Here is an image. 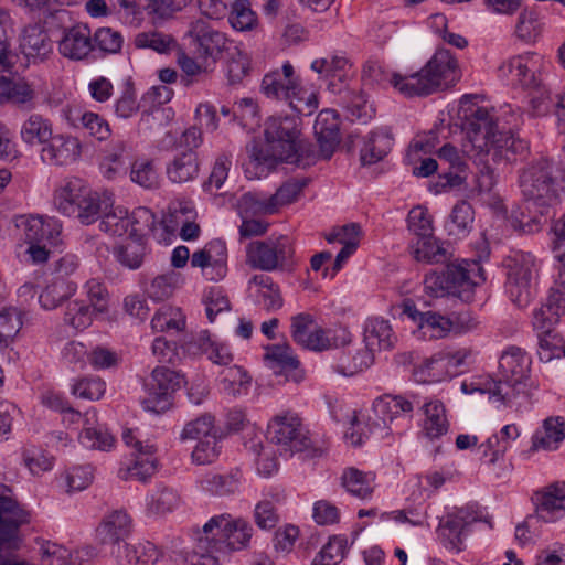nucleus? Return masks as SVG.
<instances>
[{
	"label": "nucleus",
	"instance_id": "obj_1",
	"mask_svg": "<svg viewBox=\"0 0 565 565\" xmlns=\"http://www.w3.org/2000/svg\"><path fill=\"white\" fill-rule=\"evenodd\" d=\"M461 104L462 129L468 140L463 145L466 152L476 151L479 157L491 154V161L494 163L512 162L527 152L529 143L525 140L510 131L504 132L498 129V119L493 109L475 104L465 105L463 100Z\"/></svg>",
	"mask_w": 565,
	"mask_h": 565
},
{
	"label": "nucleus",
	"instance_id": "obj_2",
	"mask_svg": "<svg viewBox=\"0 0 565 565\" xmlns=\"http://www.w3.org/2000/svg\"><path fill=\"white\" fill-rule=\"evenodd\" d=\"M300 118L296 116H273L265 124L266 146L253 142L247 147L248 160L245 173L248 179L259 178L265 169L278 162L299 163L305 151L300 139Z\"/></svg>",
	"mask_w": 565,
	"mask_h": 565
},
{
	"label": "nucleus",
	"instance_id": "obj_3",
	"mask_svg": "<svg viewBox=\"0 0 565 565\" xmlns=\"http://www.w3.org/2000/svg\"><path fill=\"white\" fill-rule=\"evenodd\" d=\"M252 535L253 527L246 520L230 513L214 515L194 532L190 565H220L228 553L247 547Z\"/></svg>",
	"mask_w": 565,
	"mask_h": 565
},
{
	"label": "nucleus",
	"instance_id": "obj_4",
	"mask_svg": "<svg viewBox=\"0 0 565 565\" xmlns=\"http://www.w3.org/2000/svg\"><path fill=\"white\" fill-rule=\"evenodd\" d=\"M461 77L457 57L446 49H438L419 71L407 77L394 76L399 94L405 97L428 96L456 85Z\"/></svg>",
	"mask_w": 565,
	"mask_h": 565
},
{
	"label": "nucleus",
	"instance_id": "obj_5",
	"mask_svg": "<svg viewBox=\"0 0 565 565\" xmlns=\"http://www.w3.org/2000/svg\"><path fill=\"white\" fill-rule=\"evenodd\" d=\"M531 364V356L521 348L510 347L503 351L499 360V377L487 384L490 396L511 406L519 396L525 395Z\"/></svg>",
	"mask_w": 565,
	"mask_h": 565
},
{
	"label": "nucleus",
	"instance_id": "obj_6",
	"mask_svg": "<svg viewBox=\"0 0 565 565\" xmlns=\"http://www.w3.org/2000/svg\"><path fill=\"white\" fill-rule=\"evenodd\" d=\"M260 88L267 98L285 102L299 115L309 116L318 107L316 93L300 86L290 62H285L281 70L267 73L262 81Z\"/></svg>",
	"mask_w": 565,
	"mask_h": 565
},
{
	"label": "nucleus",
	"instance_id": "obj_7",
	"mask_svg": "<svg viewBox=\"0 0 565 565\" xmlns=\"http://www.w3.org/2000/svg\"><path fill=\"white\" fill-rule=\"evenodd\" d=\"M520 188L527 202L540 209L554 205L558 200V185L554 175L553 162L546 158H540L525 167L519 177Z\"/></svg>",
	"mask_w": 565,
	"mask_h": 565
},
{
	"label": "nucleus",
	"instance_id": "obj_8",
	"mask_svg": "<svg viewBox=\"0 0 565 565\" xmlns=\"http://www.w3.org/2000/svg\"><path fill=\"white\" fill-rule=\"evenodd\" d=\"M246 264L263 271H292L297 265L294 243L285 235L253 241L246 246Z\"/></svg>",
	"mask_w": 565,
	"mask_h": 565
},
{
	"label": "nucleus",
	"instance_id": "obj_9",
	"mask_svg": "<svg viewBox=\"0 0 565 565\" xmlns=\"http://www.w3.org/2000/svg\"><path fill=\"white\" fill-rule=\"evenodd\" d=\"M56 209L66 216H76L82 224L94 223L102 211L98 193L83 186L79 180L68 181L54 195Z\"/></svg>",
	"mask_w": 565,
	"mask_h": 565
},
{
	"label": "nucleus",
	"instance_id": "obj_10",
	"mask_svg": "<svg viewBox=\"0 0 565 565\" xmlns=\"http://www.w3.org/2000/svg\"><path fill=\"white\" fill-rule=\"evenodd\" d=\"M507 292L519 308L526 307L534 297L532 280L536 271L535 258L530 253L518 252L507 257Z\"/></svg>",
	"mask_w": 565,
	"mask_h": 565
},
{
	"label": "nucleus",
	"instance_id": "obj_11",
	"mask_svg": "<svg viewBox=\"0 0 565 565\" xmlns=\"http://www.w3.org/2000/svg\"><path fill=\"white\" fill-rule=\"evenodd\" d=\"M267 434L273 444L289 455L309 451L312 447L309 431L296 413L275 416L268 424Z\"/></svg>",
	"mask_w": 565,
	"mask_h": 565
},
{
	"label": "nucleus",
	"instance_id": "obj_12",
	"mask_svg": "<svg viewBox=\"0 0 565 565\" xmlns=\"http://www.w3.org/2000/svg\"><path fill=\"white\" fill-rule=\"evenodd\" d=\"M185 36L193 55L206 60L214 66L223 53L230 51L232 44L226 33L215 29L204 19L192 21Z\"/></svg>",
	"mask_w": 565,
	"mask_h": 565
},
{
	"label": "nucleus",
	"instance_id": "obj_13",
	"mask_svg": "<svg viewBox=\"0 0 565 565\" xmlns=\"http://www.w3.org/2000/svg\"><path fill=\"white\" fill-rule=\"evenodd\" d=\"M184 383L183 376L166 366H157L149 383H147V396L142 401L146 411L162 414L170 409L172 395Z\"/></svg>",
	"mask_w": 565,
	"mask_h": 565
},
{
	"label": "nucleus",
	"instance_id": "obj_14",
	"mask_svg": "<svg viewBox=\"0 0 565 565\" xmlns=\"http://www.w3.org/2000/svg\"><path fill=\"white\" fill-rule=\"evenodd\" d=\"M542 64V56L534 52H526L503 62L499 67V73L513 86L535 90L541 86L540 71Z\"/></svg>",
	"mask_w": 565,
	"mask_h": 565
},
{
	"label": "nucleus",
	"instance_id": "obj_15",
	"mask_svg": "<svg viewBox=\"0 0 565 565\" xmlns=\"http://www.w3.org/2000/svg\"><path fill=\"white\" fill-rule=\"evenodd\" d=\"M152 213L146 207H139L129 215L127 209L116 206L103 215L99 228L113 236L139 237L143 228L152 224Z\"/></svg>",
	"mask_w": 565,
	"mask_h": 565
},
{
	"label": "nucleus",
	"instance_id": "obj_16",
	"mask_svg": "<svg viewBox=\"0 0 565 565\" xmlns=\"http://www.w3.org/2000/svg\"><path fill=\"white\" fill-rule=\"evenodd\" d=\"M472 359V351L467 348L462 349H445L423 363V372L431 382H440L462 372Z\"/></svg>",
	"mask_w": 565,
	"mask_h": 565
},
{
	"label": "nucleus",
	"instance_id": "obj_17",
	"mask_svg": "<svg viewBox=\"0 0 565 565\" xmlns=\"http://www.w3.org/2000/svg\"><path fill=\"white\" fill-rule=\"evenodd\" d=\"M415 403L418 404V401L415 398L411 401L401 395L385 394L377 397L367 415L370 430L390 428V424L401 417L408 416L411 418Z\"/></svg>",
	"mask_w": 565,
	"mask_h": 565
},
{
	"label": "nucleus",
	"instance_id": "obj_18",
	"mask_svg": "<svg viewBox=\"0 0 565 565\" xmlns=\"http://www.w3.org/2000/svg\"><path fill=\"white\" fill-rule=\"evenodd\" d=\"M191 266L200 268L202 276L212 281L223 279L227 274V247L225 242L213 239L191 256Z\"/></svg>",
	"mask_w": 565,
	"mask_h": 565
},
{
	"label": "nucleus",
	"instance_id": "obj_19",
	"mask_svg": "<svg viewBox=\"0 0 565 565\" xmlns=\"http://www.w3.org/2000/svg\"><path fill=\"white\" fill-rule=\"evenodd\" d=\"M291 337L299 345L322 351L331 347L329 330L317 327L313 317L309 313H298L291 318Z\"/></svg>",
	"mask_w": 565,
	"mask_h": 565
},
{
	"label": "nucleus",
	"instance_id": "obj_20",
	"mask_svg": "<svg viewBox=\"0 0 565 565\" xmlns=\"http://www.w3.org/2000/svg\"><path fill=\"white\" fill-rule=\"evenodd\" d=\"M535 507L533 516L546 523L555 522L565 515V483H553L532 497Z\"/></svg>",
	"mask_w": 565,
	"mask_h": 565
},
{
	"label": "nucleus",
	"instance_id": "obj_21",
	"mask_svg": "<svg viewBox=\"0 0 565 565\" xmlns=\"http://www.w3.org/2000/svg\"><path fill=\"white\" fill-rule=\"evenodd\" d=\"M475 521L476 518L463 510L448 514L438 529L443 545L455 553L463 551L465 541L470 532L469 526Z\"/></svg>",
	"mask_w": 565,
	"mask_h": 565
},
{
	"label": "nucleus",
	"instance_id": "obj_22",
	"mask_svg": "<svg viewBox=\"0 0 565 565\" xmlns=\"http://www.w3.org/2000/svg\"><path fill=\"white\" fill-rule=\"evenodd\" d=\"M93 49L90 29L84 23L66 28L58 41V52L64 57L73 61L85 60Z\"/></svg>",
	"mask_w": 565,
	"mask_h": 565
},
{
	"label": "nucleus",
	"instance_id": "obj_23",
	"mask_svg": "<svg viewBox=\"0 0 565 565\" xmlns=\"http://www.w3.org/2000/svg\"><path fill=\"white\" fill-rule=\"evenodd\" d=\"M315 135L319 143L322 159H329L340 142V119L333 109H323L316 118Z\"/></svg>",
	"mask_w": 565,
	"mask_h": 565
},
{
	"label": "nucleus",
	"instance_id": "obj_24",
	"mask_svg": "<svg viewBox=\"0 0 565 565\" xmlns=\"http://www.w3.org/2000/svg\"><path fill=\"white\" fill-rule=\"evenodd\" d=\"M82 153L78 138L67 135L52 136L42 148L41 158L44 162L55 166H66L75 162Z\"/></svg>",
	"mask_w": 565,
	"mask_h": 565
},
{
	"label": "nucleus",
	"instance_id": "obj_25",
	"mask_svg": "<svg viewBox=\"0 0 565 565\" xmlns=\"http://www.w3.org/2000/svg\"><path fill=\"white\" fill-rule=\"evenodd\" d=\"M132 530V519L125 510H115L104 516L96 529L97 537L102 544L118 543L126 539Z\"/></svg>",
	"mask_w": 565,
	"mask_h": 565
},
{
	"label": "nucleus",
	"instance_id": "obj_26",
	"mask_svg": "<svg viewBox=\"0 0 565 565\" xmlns=\"http://www.w3.org/2000/svg\"><path fill=\"white\" fill-rule=\"evenodd\" d=\"M115 555L117 565H154L160 558V550L149 541L118 545Z\"/></svg>",
	"mask_w": 565,
	"mask_h": 565
},
{
	"label": "nucleus",
	"instance_id": "obj_27",
	"mask_svg": "<svg viewBox=\"0 0 565 565\" xmlns=\"http://www.w3.org/2000/svg\"><path fill=\"white\" fill-rule=\"evenodd\" d=\"M265 351L264 359L269 367L286 374L292 372L290 376L287 375V379L296 383L303 379V372L299 369L300 362L288 343L267 345Z\"/></svg>",
	"mask_w": 565,
	"mask_h": 565
},
{
	"label": "nucleus",
	"instance_id": "obj_28",
	"mask_svg": "<svg viewBox=\"0 0 565 565\" xmlns=\"http://www.w3.org/2000/svg\"><path fill=\"white\" fill-rule=\"evenodd\" d=\"M200 173L198 153L191 150L178 152L167 164L166 175L173 184H184L194 181Z\"/></svg>",
	"mask_w": 565,
	"mask_h": 565
},
{
	"label": "nucleus",
	"instance_id": "obj_29",
	"mask_svg": "<svg viewBox=\"0 0 565 565\" xmlns=\"http://www.w3.org/2000/svg\"><path fill=\"white\" fill-rule=\"evenodd\" d=\"M156 452L157 447L147 441L145 450L135 454L134 461L126 468L119 469V478L122 480H137L141 482L148 481L157 472L158 460Z\"/></svg>",
	"mask_w": 565,
	"mask_h": 565
},
{
	"label": "nucleus",
	"instance_id": "obj_30",
	"mask_svg": "<svg viewBox=\"0 0 565 565\" xmlns=\"http://www.w3.org/2000/svg\"><path fill=\"white\" fill-rule=\"evenodd\" d=\"M394 145L393 134L390 127H379L372 130L363 148L361 149V161L363 164H374L386 157Z\"/></svg>",
	"mask_w": 565,
	"mask_h": 565
},
{
	"label": "nucleus",
	"instance_id": "obj_31",
	"mask_svg": "<svg viewBox=\"0 0 565 565\" xmlns=\"http://www.w3.org/2000/svg\"><path fill=\"white\" fill-rule=\"evenodd\" d=\"M0 96L19 109L35 108L36 92L34 85L24 78L0 82Z\"/></svg>",
	"mask_w": 565,
	"mask_h": 565
},
{
	"label": "nucleus",
	"instance_id": "obj_32",
	"mask_svg": "<svg viewBox=\"0 0 565 565\" xmlns=\"http://www.w3.org/2000/svg\"><path fill=\"white\" fill-rule=\"evenodd\" d=\"M565 439V423L561 417H548L543 425L532 436L530 450L553 451L559 447Z\"/></svg>",
	"mask_w": 565,
	"mask_h": 565
},
{
	"label": "nucleus",
	"instance_id": "obj_33",
	"mask_svg": "<svg viewBox=\"0 0 565 565\" xmlns=\"http://www.w3.org/2000/svg\"><path fill=\"white\" fill-rule=\"evenodd\" d=\"M396 337L388 321L379 318L369 319L364 327V342L366 350L374 351L388 350L393 348Z\"/></svg>",
	"mask_w": 565,
	"mask_h": 565
},
{
	"label": "nucleus",
	"instance_id": "obj_34",
	"mask_svg": "<svg viewBox=\"0 0 565 565\" xmlns=\"http://www.w3.org/2000/svg\"><path fill=\"white\" fill-rule=\"evenodd\" d=\"M255 286V301L262 306L266 311H276L284 305L279 286L274 282L273 278L259 274L255 275L249 280V287Z\"/></svg>",
	"mask_w": 565,
	"mask_h": 565
},
{
	"label": "nucleus",
	"instance_id": "obj_35",
	"mask_svg": "<svg viewBox=\"0 0 565 565\" xmlns=\"http://www.w3.org/2000/svg\"><path fill=\"white\" fill-rule=\"evenodd\" d=\"M181 504L179 492L170 487L162 486L153 490L146 498V514L148 516H163L173 512Z\"/></svg>",
	"mask_w": 565,
	"mask_h": 565
},
{
	"label": "nucleus",
	"instance_id": "obj_36",
	"mask_svg": "<svg viewBox=\"0 0 565 565\" xmlns=\"http://www.w3.org/2000/svg\"><path fill=\"white\" fill-rule=\"evenodd\" d=\"M425 418L423 431L430 439H437L449 429V422L444 404L438 399L425 402L422 406Z\"/></svg>",
	"mask_w": 565,
	"mask_h": 565
},
{
	"label": "nucleus",
	"instance_id": "obj_37",
	"mask_svg": "<svg viewBox=\"0 0 565 565\" xmlns=\"http://www.w3.org/2000/svg\"><path fill=\"white\" fill-rule=\"evenodd\" d=\"M75 291L76 284L66 278L54 277L40 294L39 301L44 309L52 310L74 295Z\"/></svg>",
	"mask_w": 565,
	"mask_h": 565
},
{
	"label": "nucleus",
	"instance_id": "obj_38",
	"mask_svg": "<svg viewBox=\"0 0 565 565\" xmlns=\"http://www.w3.org/2000/svg\"><path fill=\"white\" fill-rule=\"evenodd\" d=\"M341 480L349 493L360 499H366L373 493L375 475L363 472L356 468H348L343 471Z\"/></svg>",
	"mask_w": 565,
	"mask_h": 565
},
{
	"label": "nucleus",
	"instance_id": "obj_39",
	"mask_svg": "<svg viewBox=\"0 0 565 565\" xmlns=\"http://www.w3.org/2000/svg\"><path fill=\"white\" fill-rule=\"evenodd\" d=\"M475 211L470 203L460 201L451 210L446 223L448 234L456 237H465L472 228Z\"/></svg>",
	"mask_w": 565,
	"mask_h": 565
},
{
	"label": "nucleus",
	"instance_id": "obj_40",
	"mask_svg": "<svg viewBox=\"0 0 565 565\" xmlns=\"http://www.w3.org/2000/svg\"><path fill=\"white\" fill-rule=\"evenodd\" d=\"M20 135L22 140L28 145H43L52 137V125L50 120L43 116L32 114L22 124Z\"/></svg>",
	"mask_w": 565,
	"mask_h": 565
},
{
	"label": "nucleus",
	"instance_id": "obj_41",
	"mask_svg": "<svg viewBox=\"0 0 565 565\" xmlns=\"http://www.w3.org/2000/svg\"><path fill=\"white\" fill-rule=\"evenodd\" d=\"M411 252L418 262L441 263L447 258V250L437 242L434 233L427 237L414 238Z\"/></svg>",
	"mask_w": 565,
	"mask_h": 565
},
{
	"label": "nucleus",
	"instance_id": "obj_42",
	"mask_svg": "<svg viewBox=\"0 0 565 565\" xmlns=\"http://www.w3.org/2000/svg\"><path fill=\"white\" fill-rule=\"evenodd\" d=\"M20 47L28 57L45 56L51 51L49 35L36 25L26 26L23 30Z\"/></svg>",
	"mask_w": 565,
	"mask_h": 565
},
{
	"label": "nucleus",
	"instance_id": "obj_43",
	"mask_svg": "<svg viewBox=\"0 0 565 565\" xmlns=\"http://www.w3.org/2000/svg\"><path fill=\"white\" fill-rule=\"evenodd\" d=\"M437 156L443 163H447L451 170L445 174L447 184L454 186L459 185L463 181V173L467 169V162L461 152L452 145L446 143L438 151Z\"/></svg>",
	"mask_w": 565,
	"mask_h": 565
},
{
	"label": "nucleus",
	"instance_id": "obj_44",
	"mask_svg": "<svg viewBox=\"0 0 565 565\" xmlns=\"http://www.w3.org/2000/svg\"><path fill=\"white\" fill-rule=\"evenodd\" d=\"M447 266V287H449V296L458 297L465 301L470 300L475 284L470 278L468 269L456 264H449Z\"/></svg>",
	"mask_w": 565,
	"mask_h": 565
},
{
	"label": "nucleus",
	"instance_id": "obj_45",
	"mask_svg": "<svg viewBox=\"0 0 565 565\" xmlns=\"http://www.w3.org/2000/svg\"><path fill=\"white\" fill-rule=\"evenodd\" d=\"M231 26L241 32L252 31L257 26L258 19L249 0H233L228 13Z\"/></svg>",
	"mask_w": 565,
	"mask_h": 565
},
{
	"label": "nucleus",
	"instance_id": "obj_46",
	"mask_svg": "<svg viewBox=\"0 0 565 565\" xmlns=\"http://www.w3.org/2000/svg\"><path fill=\"white\" fill-rule=\"evenodd\" d=\"M241 216L271 215L277 212L271 195L265 196L258 193L248 192L242 195L238 202Z\"/></svg>",
	"mask_w": 565,
	"mask_h": 565
},
{
	"label": "nucleus",
	"instance_id": "obj_47",
	"mask_svg": "<svg viewBox=\"0 0 565 565\" xmlns=\"http://www.w3.org/2000/svg\"><path fill=\"white\" fill-rule=\"evenodd\" d=\"M85 300H73L66 306L64 322L75 330L88 328L98 317Z\"/></svg>",
	"mask_w": 565,
	"mask_h": 565
},
{
	"label": "nucleus",
	"instance_id": "obj_48",
	"mask_svg": "<svg viewBox=\"0 0 565 565\" xmlns=\"http://www.w3.org/2000/svg\"><path fill=\"white\" fill-rule=\"evenodd\" d=\"M126 142L121 139L113 140L106 148L102 161V170L107 179H114L125 170L124 156Z\"/></svg>",
	"mask_w": 565,
	"mask_h": 565
},
{
	"label": "nucleus",
	"instance_id": "obj_49",
	"mask_svg": "<svg viewBox=\"0 0 565 565\" xmlns=\"http://www.w3.org/2000/svg\"><path fill=\"white\" fill-rule=\"evenodd\" d=\"M134 44L137 49H150L160 54L169 53L177 46L172 35L156 30L138 33Z\"/></svg>",
	"mask_w": 565,
	"mask_h": 565
},
{
	"label": "nucleus",
	"instance_id": "obj_50",
	"mask_svg": "<svg viewBox=\"0 0 565 565\" xmlns=\"http://www.w3.org/2000/svg\"><path fill=\"white\" fill-rule=\"evenodd\" d=\"M185 327V317L180 308L163 306L151 320V328L156 332L181 331Z\"/></svg>",
	"mask_w": 565,
	"mask_h": 565
},
{
	"label": "nucleus",
	"instance_id": "obj_51",
	"mask_svg": "<svg viewBox=\"0 0 565 565\" xmlns=\"http://www.w3.org/2000/svg\"><path fill=\"white\" fill-rule=\"evenodd\" d=\"M452 322L439 313L427 311L420 315L419 331L424 338L441 339L451 330Z\"/></svg>",
	"mask_w": 565,
	"mask_h": 565
},
{
	"label": "nucleus",
	"instance_id": "obj_52",
	"mask_svg": "<svg viewBox=\"0 0 565 565\" xmlns=\"http://www.w3.org/2000/svg\"><path fill=\"white\" fill-rule=\"evenodd\" d=\"M130 179L134 183L143 189H157L160 184V177L152 160H136L130 168Z\"/></svg>",
	"mask_w": 565,
	"mask_h": 565
},
{
	"label": "nucleus",
	"instance_id": "obj_53",
	"mask_svg": "<svg viewBox=\"0 0 565 565\" xmlns=\"http://www.w3.org/2000/svg\"><path fill=\"white\" fill-rule=\"evenodd\" d=\"M539 359L550 362L565 356V342L555 330L539 333Z\"/></svg>",
	"mask_w": 565,
	"mask_h": 565
},
{
	"label": "nucleus",
	"instance_id": "obj_54",
	"mask_svg": "<svg viewBox=\"0 0 565 565\" xmlns=\"http://www.w3.org/2000/svg\"><path fill=\"white\" fill-rule=\"evenodd\" d=\"M350 62L345 56L331 55L317 58L311 63V68L324 77H337L342 81L350 68Z\"/></svg>",
	"mask_w": 565,
	"mask_h": 565
},
{
	"label": "nucleus",
	"instance_id": "obj_55",
	"mask_svg": "<svg viewBox=\"0 0 565 565\" xmlns=\"http://www.w3.org/2000/svg\"><path fill=\"white\" fill-rule=\"evenodd\" d=\"M342 103L351 120L367 122L374 115L373 106L363 94L348 92Z\"/></svg>",
	"mask_w": 565,
	"mask_h": 565
},
{
	"label": "nucleus",
	"instance_id": "obj_56",
	"mask_svg": "<svg viewBox=\"0 0 565 565\" xmlns=\"http://www.w3.org/2000/svg\"><path fill=\"white\" fill-rule=\"evenodd\" d=\"M563 308L561 305L548 300L533 312L532 324L533 328L539 332L543 333L546 331L554 330L553 327L558 322Z\"/></svg>",
	"mask_w": 565,
	"mask_h": 565
},
{
	"label": "nucleus",
	"instance_id": "obj_57",
	"mask_svg": "<svg viewBox=\"0 0 565 565\" xmlns=\"http://www.w3.org/2000/svg\"><path fill=\"white\" fill-rule=\"evenodd\" d=\"M372 361V353H370L367 350H361L356 351L354 354H343L339 359L334 369L338 373L344 376H353L369 367Z\"/></svg>",
	"mask_w": 565,
	"mask_h": 565
},
{
	"label": "nucleus",
	"instance_id": "obj_58",
	"mask_svg": "<svg viewBox=\"0 0 565 565\" xmlns=\"http://www.w3.org/2000/svg\"><path fill=\"white\" fill-rule=\"evenodd\" d=\"M543 29V23L539 14L531 10H523L518 19L515 35L525 42L535 41Z\"/></svg>",
	"mask_w": 565,
	"mask_h": 565
},
{
	"label": "nucleus",
	"instance_id": "obj_59",
	"mask_svg": "<svg viewBox=\"0 0 565 565\" xmlns=\"http://www.w3.org/2000/svg\"><path fill=\"white\" fill-rule=\"evenodd\" d=\"M238 486L239 481L234 475H206L201 480L202 489L216 495L235 493Z\"/></svg>",
	"mask_w": 565,
	"mask_h": 565
},
{
	"label": "nucleus",
	"instance_id": "obj_60",
	"mask_svg": "<svg viewBox=\"0 0 565 565\" xmlns=\"http://www.w3.org/2000/svg\"><path fill=\"white\" fill-rule=\"evenodd\" d=\"M23 324L22 312L17 308H7L0 312V343L8 345L19 333Z\"/></svg>",
	"mask_w": 565,
	"mask_h": 565
},
{
	"label": "nucleus",
	"instance_id": "obj_61",
	"mask_svg": "<svg viewBox=\"0 0 565 565\" xmlns=\"http://www.w3.org/2000/svg\"><path fill=\"white\" fill-rule=\"evenodd\" d=\"M345 550L347 540L342 536H333L323 545L312 565H339L344 557Z\"/></svg>",
	"mask_w": 565,
	"mask_h": 565
},
{
	"label": "nucleus",
	"instance_id": "obj_62",
	"mask_svg": "<svg viewBox=\"0 0 565 565\" xmlns=\"http://www.w3.org/2000/svg\"><path fill=\"white\" fill-rule=\"evenodd\" d=\"M130 242L119 245L115 249L116 258L120 264L130 268L137 269L141 266L146 247L135 237Z\"/></svg>",
	"mask_w": 565,
	"mask_h": 565
},
{
	"label": "nucleus",
	"instance_id": "obj_63",
	"mask_svg": "<svg viewBox=\"0 0 565 565\" xmlns=\"http://www.w3.org/2000/svg\"><path fill=\"white\" fill-rule=\"evenodd\" d=\"M307 184V179L298 178L289 179L285 183H282L277 189V191L271 195L277 211L281 206L296 202L300 198Z\"/></svg>",
	"mask_w": 565,
	"mask_h": 565
},
{
	"label": "nucleus",
	"instance_id": "obj_64",
	"mask_svg": "<svg viewBox=\"0 0 565 565\" xmlns=\"http://www.w3.org/2000/svg\"><path fill=\"white\" fill-rule=\"evenodd\" d=\"M87 300H85L97 315H105L109 308V294L97 279H89L84 286Z\"/></svg>",
	"mask_w": 565,
	"mask_h": 565
}]
</instances>
